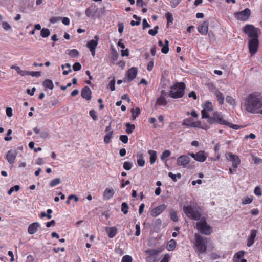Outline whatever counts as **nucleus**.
Listing matches in <instances>:
<instances>
[{
  "label": "nucleus",
  "mask_w": 262,
  "mask_h": 262,
  "mask_svg": "<svg viewBox=\"0 0 262 262\" xmlns=\"http://www.w3.org/2000/svg\"><path fill=\"white\" fill-rule=\"evenodd\" d=\"M245 110L252 114H262V96L258 92L249 94L244 99Z\"/></svg>",
  "instance_id": "f257e3e1"
},
{
  "label": "nucleus",
  "mask_w": 262,
  "mask_h": 262,
  "mask_svg": "<svg viewBox=\"0 0 262 262\" xmlns=\"http://www.w3.org/2000/svg\"><path fill=\"white\" fill-rule=\"evenodd\" d=\"M207 247V239L198 233L194 235V249L195 252L202 254L206 252Z\"/></svg>",
  "instance_id": "f03ea898"
},
{
  "label": "nucleus",
  "mask_w": 262,
  "mask_h": 262,
  "mask_svg": "<svg viewBox=\"0 0 262 262\" xmlns=\"http://www.w3.org/2000/svg\"><path fill=\"white\" fill-rule=\"evenodd\" d=\"M185 85L183 82L177 83L171 86L168 96L172 98H182L184 95Z\"/></svg>",
  "instance_id": "7ed1b4c3"
},
{
  "label": "nucleus",
  "mask_w": 262,
  "mask_h": 262,
  "mask_svg": "<svg viewBox=\"0 0 262 262\" xmlns=\"http://www.w3.org/2000/svg\"><path fill=\"white\" fill-rule=\"evenodd\" d=\"M196 228L199 232L203 235H209L212 232V227L207 224L204 217L201 218L196 223Z\"/></svg>",
  "instance_id": "20e7f679"
},
{
  "label": "nucleus",
  "mask_w": 262,
  "mask_h": 262,
  "mask_svg": "<svg viewBox=\"0 0 262 262\" xmlns=\"http://www.w3.org/2000/svg\"><path fill=\"white\" fill-rule=\"evenodd\" d=\"M183 211L188 217L190 219L199 221L201 219V213L195 208H194L190 205H184Z\"/></svg>",
  "instance_id": "39448f33"
},
{
  "label": "nucleus",
  "mask_w": 262,
  "mask_h": 262,
  "mask_svg": "<svg viewBox=\"0 0 262 262\" xmlns=\"http://www.w3.org/2000/svg\"><path fill=\"white\" fill-rule=\"evenodd\" d=\"M207 122L210 124L214 123H218L221 125H229L230 123L224 120L221 113L219 112H214L212 116L208 118Z\"/></svg>",
  "instance_id": "423d86ee"
},
{
  "label": "nucleus",
  "mask_w": 262,
  "mask_h": 262,
  "mask_svg": "<svg viewBox=\"0 0 262 262\" xmlns=\"http://www.w3.org/2000/svg\"><path fill=\"white\" fill-rule=\"evenodd\" d=\"M259 31V28H256L251 24H247L243 28V32L250 38L258 37V32Z\"/></svg>",
  "instance_id": "0eeeda50"
},
{
  "label": "nucleus",
  "mask_w": 262,
  "mask_h": 262,
  "mask_svg": "<svg viewBox=\"0 0 262 262\" xmlns=\"http://www.w3.org/2000/svg\"><path fill=\"white\" fill-rule=\"evenodd\" d=\"M251 14V10L249 8H246L244 10L234 13V16L238 20L246 21L249 19Z\"/></svg>",
  "instance_id": "6e6552de"
},
{
  "label": "nucleus",
  "mask_w": 262,
  "mask_h": 262,
  "mask_svg": "<svg viewBox=\"0 0 262 262\" xmlns=\"http://www.w3.org/2000/svg\"><path fill=\"white\" fill-rule=\"evenodd\" d=\"M259 46L258 37L250 38L248 41L249 53L251 55L256 54L258 51Z\"/></svg>",
  "instance_id": "1a4fd4ad"
},
{
  "label": "nucleus",
  "mask_w": 262,
  "mask_h": 262,
  "mask_svg": "<svg viewBox=\"0 0 262 262\" xmlns=\"http://www.w3.org/2000/svg\"><path fill=\"white\" fill-rule=\"evenodd\" d=\"M202 107L203 108L201 111L202 118L203 119L209 118V113L213 110L212 103L210 101H206L202 105Z\"/></svg>",
  "instance_id": "9d476101"
},
{
  "label": "nucleus",
  "mask_w": 262,
  "mask_h": 262,
  "mask_svg": "<svg viewBox=\"0 0 262 262\" xmlns=\"http://www.w3.org/2000/svg\"><path fill=\"white\" fill-rule=\"evenodd\" d=\"M99 37L97 35L94 36L93 39L90 40L87 42L86 47L91 51L93 57H95L96 54L95 50L98 44Z\"/></svg>",
  "instance_id": "9b49d317"
},
{
  "label": "nucleus",
  "mask_w": 262,
  "mask_h": 262,
  "mask_svg": "<svg viewBox=\"0 0 262 262\" xmlns=\"http://www.w3.org/2000/svg\"><path fill=\"white\" fill-rule=\"evenodd\" d=\"M189 155H190L195 160L200 162H203L205 161L207 157V154L203 150H200L196 154L190 153Z\"/></svg>",
  "instance_id": "f8f14e48"
},
{
  "label": "nucleus",
  "mask_w": 262,
  "mask_h": 262,
  "mask_svg": "<svg viewBox=\"0 0 262 262\" xmlns=\"http://www.w3.org/2000/svg\"><path fill=\"white\" fill-rule=\"evenodd\" d=\"M165 92L164 91L162 92L161 95L157 98L154 107L155 109L157 108V106H166L167 104V101L165 97L164 94Z\"/></svg>",
  "instance_id": "ddd939ff"
},
{
  "label": "nucleus",
  "mask_w": 262,
  "mask_h": 262,
  "mask_svg": "<svg viewBox=\"0 0 262 262\" xmlns=\"http://www.w3.org/2000/svg\"><path fill=\"white\" fill-rule=\"evenodd\" d=\"M190 161V159L189 156L182 155L177 158V164L178 166L186 167L189 163Z\"/></svg>",
  "instance_id": "4468645a"
},
{
  "label": "nucleus",
  "mask_w": 262,
  "mask_h": 262,
  "mask_svg": "<svg viewBox=\"0 0 262 262\" xmlns=\"http://www.w3.org/2000/svg\"><path fill=\"white\" fill-rule=\"evenodd\" d=\"M17 155V152L16 150L14 149H11L8 151L6 156V158L10 164H13L15 163Z\"/></svg>",
  "instance_id": "2eb2a0df"
},
{
  "label": "nucleus",
  "mask_w": 262,
  "mask_h": 262,
  "mask_svg": "<svg viewBox=\"0 0 262 262\" xmlns=\"http://www.w3.org/2000/svg\"><path fill=\"white\" fill-rule=\"evenodd\" d=\"M227 159L232 163V167L234 168H236L238 165L241 163V160L238 156H235L231 152L228 154Z\"/></svg>",
  "instance_id": "dca6fc26"
},
{
  "label": "nucleus",
  "mask_w": 262,
  "mask_h": 262,
  "mask_svg": "<svg viewBox=\"0 0 262 262\" xmlns=\"http://www.w3.org/2000/svg\"><path fill=\"white\" fill-rule=\"evenodd\" d=\"M166 208L167 206L165 204H161L153 208L150 211V214L152 216L156 217L163 212Z\"/></svg>",
  "instance_id": "f3484780"
},
{
  "label": "nucleus",
  "mask_w": 262,
  "mask_h": 262,
  "mask_svg": "<svg viewBox=\"0 0 262 262\" xmlns=\"http://www.w3.org/2000/svg\"><path fill=\"white\" fill-rule=\"evenodd\" d=\"M81 96L86 100H90L92 98V91L90 88L88 86H84L81 90Z\"/></svg>",
  "instance_id": "a211bd4d"
},
{
  "label": "nucleus",
  "mask_w": 262,
  "mask_h": 262,
  "mask_svg": "<svg viewBox=\"0 0 262 262\" xmlns=\"http://www.w3.org/2000/svg\"><path fill=\"white\" fill-rule=\"evenodd\" d=\"M137 71V68L136 67H132L127 70L126 77L128 82L133 81L136 78Z\"/></svg>",
  "instance_id": "6ab92c4d"
},
{
  "label": "nucleus",
  "mask_w": 262,
  "mask_h": 262,
  "mask_svg": "<svg viewBox=\"0 0 262 262\" xmlns=\"http://www.w3.org/2000/svg\"><path fill=\"white\" fill-rule=\"evenodd\" d=\"M97 10L98 9L95 5H91L86 9L85 14L88 17H93L97 13Z\"/></svg>",
  "instance_id": "aec40b11"
},
{
  "label": "nucleus",
  "mask_w": 262,
  "mask_h": 262,
  "mask_svg": "<svg viewBox=\"0 0 262 262\" xmlns=\"http://www.w3.org/2000/svg\"><path fill=\"white\" fill-rule=\"evenodd\" d=\"M198 30L199 32L203 35H205L207 34L208 31V23L205 21L198 27Z\"/></svg>",
  "instance_id": "412c9836"
},
{
  "label": "nucleus",
  "mask_w": 262,
  "mask_h": 262,
  "mask_svg": "<svg viewBox=\"0 0 262 262\" xmlns=\"http://www.w3.org/2000/svg\"><path fill=\"white\" fill-rule=\"evenodd\" d=\"M115 191L113 188H106L103 194V198L104 200H108L113 198Z\"/></svg>",
  "instance_id": "4be33fe9"
},
{
  "label": "nucleus",
  "mask_w": 262,
  "mask_h": 262,
  "mask_svg": "<svg viewBox=\"0 0 262 262\" xmlns=\"http://www.w3.org/2000/svg\"><path fill=\"white\" fill-rule=\"evenodd\" d=\"M201 123L200 121L192 122L191 119H185L182 123V125L191 127H199Z\"/></svg>",
  "instance_id": "5701e85b"
},
{
  "label": "nucleus",
  "mask_w": 262,
  "mask_h": 262,
  "mask_svg": "<svg viewBox=\"0 0 262 262\" xmlns=\"http://www.w3.org/2000/svg\"><path fill=\"white\" fill-rule=\"evenodd\" d=\"M257 231L256 230H252L250 232V235L248 238L247 245L248 247L251 246L254 243V239L256 236Z\"/></svg>",
  "instance_id": "b1692460"
},
{
  "label": "nucleus",
  "mask_w": 262,
  "mask_h": 262,
  "mask_svg": "<svg viewBox=\"0 0 262 262\" xmlns=\"http://www.w3.org/2000/svg\"><path fill=\"white\" fill-rule=\"evenodd\" d=\"M40 226L38 222H34L31 224L28 228V232L30 234H35L37 230V228Z\"/></svg>",
  "instance_id": "393cba45"
},
{
  "label": "nucleus",
  "mask_w": 262,
  "mask_h": 262,
  "mask_svg": "<svg viewBox=\"0 0 262 262\" xmlns=\"http://www.w3.org/2000/svg\"><path fill=\"white\" fill-rule=\"evenodd\" d=\"M106 231L109 238H112L115 236L117 233V228L115 227H107L106 229Z\"/></svg>",
  "instance_id": "a878e982"
},
{
  "label": "nucleus",
  "mask_w": 262,
  "mask_h": 262,
  "mask_svg": "<svg viewBox=\"0 0 262 262\" xmlns=\"http://www.w3.org/2000/svg\"><path fill=\"white\" fill-rule=\"evenodd\" d=\"M215 96L219 102V103L220 105L223 104L225 98L222 93H221L220 91L217 90L215 92Z\"/></svg>",
  "instance_id": "bb28decb"
},
{
  "label": "nucleus",
  "mask_w": 262,
  "mask_h": 262,
  "mask_svg": "<svg viewBox=\"0 0 262 262\" xmlns=\"http://www.w3.org/2000/svg\"><path fill=\"white\" fill-rule=\"evenodd\" d=\"M42 85L46 89L53 90L54 89V84L53 81L50 79H46L42 82Z\"/></svg>",
  "instance_id": "cd10ccee"
},
{
  "label": "nucleus",
  "mask_w": 262,
  "mask_h": 262,
  "mask_svg": "<svg viewBox=\"0 0 262 262\" xmlns=\"http://www.w3.org/2000/svg\"><path fill=\"white\" fill-rule=\"evenodd\" d=\"M176 247V241L173 239H170L167 243L166 248L167 250L169 251H172L174 250Z\"/></svg>",
  "instance_id": "c85d7f7f"
},
{
  "label": "nucleus",
  "mask_w": 262,
  "mask_h": 262,
  "mask_svg": "<svg viewBox=\"0 0 262 262\" xmlns=\"http://www.w3.org/2000/svg\"><path fill=\"white\" fill-rule=\"evenodd\" d=\"M148 152L150 155V163L151 164H153L157 159V152L154 150H149Z\"/></svg>",
  "instance_id": "c756f323"
},
{
  "label": "nucleus",
  "mask_w": 262,
  "mask_h": 262,
  "mask_svg": "<svg viewBox=\"0 0 262 262\" xmlns=\"http://www.w3.org/2000/svg\"><path fill=\"white\" fill-rule=\"evenodd\" d=\"M61 68L63 70L62 74L64 75H68L70 72L72 71L71 65L69 63H66L65 64H62L61 66Z\"/></svg>",
  "instance_id": "7c9ffc66"
},
{
  "label": "nucleus",
  "mask_w": 262,
  "mask_h": 262,
  "mask_svg": "<svg viewBox=\"0 0 262 262\" xmlns=\"http://www.w3.org/2000/svg\"><path fill=\"white\" fill-rule=\"evenodd\" d=\"M245 252L244 251H240L236 252L234 256V260L235 262H238L241 259H243L244 256Z\"/></svg>",
  "instance_id": "2f4dec72"
},
{
  "label": "nucleus",
  "mask_w": 262,
  "mask_h": 262,
  "mask_svg": "<svg viewBox=\"0 0 262 262\" xmlns=\"http://www.w3.org/2000/svg\"><path fill=\"white\" fill-rule=\"evenodd\" d=\"M165 17L167 20V27H169V24H172L173 21V17L172 14L170 13L169 12H168L165 14Z\"/></svg>",
  "instance_id": "473e14b6"
},
{
  "label": "nucleus",
  "mask_w": 262,
  "mask_h": 262,
  "mask_svg": "<svg viewBox=\"0 0 262 262\" xmlns=\"http://www.w3.org/2000/svg\"><path fill=\"white\" fill-rule=\"evenodd\" d=\"M132 117L133 120H135L137 116L141 113L140 109L139 107H136L135 110H132Z\"/></svg>",
  "instance_id": "72a5a7b5"
},
{
  "label": "nucleus",
  "mask_w": 262,
  "mask_h": 262,
  "mask_svg": "<svg viewBox=\"0 0 262 262\" xmlns=\"http://www.w3.org/2000/svg\"><path fill=\"white\" fill-rule=\"evenodd\" d=\"M126 132L128 134H130L132 133V132L135 128V125L130 124L129 123H126Z\"/></svg>",
  "instance_id": "f704fd0d"
},
{
  "label": "nucleus",
  "mask_w": 262,
  "mask_h": 262,
  "mask_svg": "<svg viewBox=\"0 0 262 262\" xmlns=\"http://www.w3.org/2000/svg\"><path fill=\"white\" fill-rule=\"evenodd\" d=\"M113 134V131H110L106 134L104 137V142L106 144H108L111 142V139Z\"/></svg>",
  "instance_id": "c9c22d12"
},
{
  "label": "nucleus",
  "mask_w": 262,
  "mask_h": 262,
  "mask_svg": "<svg viewBox=\"0 0 262 262\" xmlns=\"http://www.w3.org/2000/svg\"><path fill=\"white\" fill-rule=\"evenodd\" d=\"M169 51V41L165 40V45L162 46L161 52L164 54H167Z\"/></svg>",
  "instance_id": "e433bc0d"
},
{
  "label": "nucleus",
  "mask_w": 262,
  "mask_h": 262,
  "mask_svg": "<svg viewBox=\"0 0 262 262\" xmlns=\"http://www.w3.org/2000/svg\"><path fill=\"white\" fill-rule=\"evenodd\" d=\"M133 17L135 19H136V21L132 20L130 22V25L132 26H138L140 24L141 18L140 17L137 16L136 14H134Z\"/></svg>",
  "instance_id": "4c0bfd02"
},
{
  "label": "nucleus",
  "mask_w": 262,
  "mask_h": 262,
  "mask_svg": "<svg viewBox=\"0 0 262 262\" xmlns=\"http://www.w3.org/2000/svg\"><path fill=\"white\" fill-rule=\"evenodd\" d=\"M160 252L156 249H147L145 251V253L148 254L150 256H154L157 255Z\"/></svg>",
  "instance_id": "58836bf2"
},
{
  "label": "nucleus",
  "mask_w": 262,
  "mask_h": 262,
  "mask_svg": "<svg viewBox=\"0 0 262 262\" xmlns=\"http://www.w3.org/2000/svg\"><path fill=\"white\" fill-rule=\"evenodd\" d=\"M50 32L49 29H48L47 28H43L41 30L40 35L42 37H43V38L47 37L48 36H49L50 35Z\"/></svg>",
  "instance_id": "ea45409f"
},
{
  "label": "nucleus",
  "mask_w": 262,
  "mask_h": 262,
  "mask_svg": "<svg viewBox=\"0 0 262 262\" xmlns=\"http://www.w3.org/2000/svg\"><path fill=\"white\" fill-rule=\"evenodd\" d=\"M168 175L174 182H176L177 181V178L178 179H180L181 178V174L180 173H178L177 174H174L172 172H170L168 173Z\"/></svg>",
  "instance_id": "a19ab883"
},
{
  "label": "nucleus",
  "mask_w": 262,
  "mask_h": 262,
  "mask_svg": "<svg viewBox=\"0 0 262 262\" xmlns=\"http://www.w3.org/2000/svg\"><path fill=\"white\" fill-rule=\"evenodd\" d=\"M129 208V206L127 203L123 202L121 204V211L124 214H126L128 213V209Z\"/></svg>",
  "instance_id": "79ce46f5"
},
{
  "label": "nucleus",
  "mask_w": 262,
  "mask_h": 262,
  "mask_svg": "<svg viewBox=\"0 0 262 262\" xmlns=\"http://www.w3.org/2000/svg\"><path fill=\"white\" fill-rule=\"evenodd\" d=\"M79 54V52L76 49L71 50L69 52V56L72 58L77 57Z\"/></svg>",
  "instance_id": "37998d69"
},
{
  "label": "nucleus",
  "mask_w": 262,
  "mask_h": 262,
  "mask_svg": "<svg viewBox=\"0 0 262 262\" xmlns=\"http://www.w3.org/2000/svg\"><path fill=\"white\" fill-rule=\"evenodd\" d=\"M170 155H171V152L170 150H164L161 156V160H164L166 158H168L169 157H170Z\"/></svg>",
  "instance_id": "c03bdc74"
},
{
  "label": "nucleus",
  "mask_w": 262,
  "mask_h": 262,
  "mask_svg": "<svg viewBox=\"0 0 262 262\" xmlns=\"http://www.w3.org/2000/svg\"><path fill=\"white\" fill-rule=\"evenodd\" d=\"M253 200V196H246L245 199H244L242 201V204L243 205L249 204H250Z\"/></svg>",
  "instance_id": "a18cd8bd"
},
{
  "label": "nucleus",
  "mask_w": 262,
  "mask_h": 262,
  "mask_svg": "<svg viewBox=\"0 0 262 262\" xmlns=\"http://www.w3.org/2000/svg\"><path fill=\"white\" fill-rule=\"evenodd\" d=\"M137 164L139 166L143 167L145 165V160L142 155H140L137 159Z\"/></svg>",
  "instance_id": "49530a36"
},
{
  "label": "nucleus",
  "mask_w": 262,
  "mask_h": 262,
  "mask_svg": "<svg viewBox=\"0 0 262 262\" xmlns=\"http://www.w3.org/2000/svg\"><path fill=\"white\" fill-rule=\"evenodd\" d=\"M60 183V180L59 178H56L53 179L50 183V186L51 187H54L58 185Z\"/></svg>",
  "instance_id": "de8ad7c7"
},
{
  "label": "nucleus",
  "mask_w": 262,
  "mask_h": 262,
  "mask_svg": "<svg viewBox=\"0 0 262 262\" xmlns=\"http://www.w3.org/2000/svg\"><path fill=\"white\" fill-rule=\"evenodd\" d=\"M89 115L94 121L98 120L97 113L94 110H91L89 112Z\"/></svg>",
  "instance_id": "09e8293b"
},
{
  "label": "nucleus",
  "mask_w": 262,
  "mask_h": 262,
  "mask_svg": "<svg viewBox=\"0 0 262 262\" xmlns=\"http://www.w3.org/2000/svg\"><path fill=\"white\" fill-rule=\"evenodd\" d=\"M123 167L126 170H129L132 167V164L131 162L125 161L123 163Z\"/></svg>",
  "instance_id": "8fccbe9b"
},
{
  "label": "nucleus",
  "mask_w": 262,
  "mask_h": 262,
  "mask_svg": "<svg viewBox=\"0 0 262 262\" xmlns=\"http://www.w3.org/2000/svg\"><path fill=\"white\" fill-rule=\"evenodd\" d=\"M20 189V187L19 185H15L13 187H12L8 191V193L9 195H11L13 192L15 191L17 192Z\"/></svg>",
  "instance_id": "3c124183"
},
{
  "label": "nucleus",
  "mask_w": 262,
  "mask_h": 262,
  "mask_svg": "<svg viewBox=\"0 0 262 262\" xmlns=\"http://www.w3.org/2000/svg\"><path fill=\"white\" fill-rule=\"evenodd\" d=\"M226 101L228 103H229L232 105L235 104V100L233 99V98L232 97H231L230 96H227L226 97Z\"/></svg>",
  "instance_id": "603ef678"
},
{
  "label": "nucleus",
  "mask_w": 262,
  "mask_h": 262,
  "mask_svg": "<svg viewBox=\"0 0 262 262\" xmlns=\"http://www.w3.org/2000/svg\"><path fill=\"white\" fill-rule=\"evenodd\" d=\"M158 26H156L153 29H150L148 31V33L152 36H155L158 33Z\"/></svg>",
  "instance_id": "864d4df0"
},
{
  "label": "nucleus",
  "mask_w": 262,
  "mask_h": 262,
  "mask_svg": "<svg viewBox=\"0 0 262 262\" xmlns=\"http://www.w3.org/2000/svg\"><path fill=\"white\" fill-rule=\"evenodd\" d=\"M133 258L131 256L126 255L122 257L121 262H132Z\"/></svg>",
  "instance_id": "5fc2aeb1"
},
{
  "label": "nucleus",
  "mask_w": 262,
  "mask_h": 262,
  "mask_svg": "<svg viewBox=\"0 0 262 262\" xmlns=\"http://www.w3.org/2000/svg\"><path fill=\"white\" fill-rule=\"evenodd\" d=\"M170 219L173 222H177L178 221V216L176 211H172L170 213Z\"/></svg>",
  "instance_id": "6e6d98bb"
},
{
  "label": "nucleus",
  "mask_w": 262,
  "mask_h": 262,
  "mask_svg": "<svg viewBox=\"0 0 262 262\" xmlns=\"http://www.w3.org/2000/svg\"><path fill=\"white\" fill-rule=\"evenodd\" d=\"M182 0H171L170 6L172 8H176L181 2Z\"/></svg>",
  "instance_id": "4d7b16f0"
},
{
  "label": "nucleus",
  "mask_w": 262,
  "mask_h": 262,
  "mask_svg": "<svg viewBox=\"0 0 262 262\" xmlns=\"http://www.w3.org/2000/svg\"><path fill=\"white\" fill-rule=\"evenodd\" d=\"M252 160L256 165H258L262 163V159L259 157L253 156Z\"/></svg>",
  "instance_id": "13d9d810"
},
{
  "label": "nucleus",
  "mask_w": 262,
  "mask_h": 262,
  "mask_svg": "<svg viewBox=\"0 0 262 262\" xmlns=\"http://www.w3.org/2000/svg\"><path fill=\"white\" fill-rule=\"evenodd\" d=\"M2 27L5 30H9L11 29V27L10 24L7 21H4L2 23Z\"/></svg>",
  "instance_id": "bf43d9fd"
},
{
  "label": "nucleus",
  "mask_w": 262,
  "mask_h": 262,
  "mask_svg": "<svg viewBox=\"0 0 262 262\" xmlns=\"http://www.w3.org/2000/svg\"><path fill=\"white\" fill-rule=\"evenodd\" d=\"M81 69V66L79 62H75L73 66V69L74 71H79Z\"/></svg>",
  "instance_id": "052dcab7"
},
{
  "label": "nucleus",
  "mask_w": 262,
  "mask_h": 262,
  "mask_svg": "<svg viewBox=\"0 0 262 262\" xmlns=\"http://www.w3.org/2000/svg\"><path fill=\"white\" fill-rule=\"evenodd\" d=\"M254 193L257 196H261L262 195L261 188L259 186H256L254 190Z\"/></svg>",
  "instance_id": "680f3d73"
},
{
  "label": "nucleus",
  "mask_w": 262,
  "mask_h": 262,
  "mask_svg": "<svg viewBox=\"0 0 262 262\" xmlns=\"http://www.w3.org/2000/svg\"><path fill=\"white\" fill-rule=\"evenodd\" d=\"M119 139L123 143H127L128 141V138L127 135H121L119 137Z\"/></svg>",
  "instance_id": "e2e57ef3"
},
{
  "label": "nucleus",
  "mask_w": 262,
  "mask_h": 262,
  "mask_svg": "<svg viewBox=\"0 0 262 262\" xmlns=\"http://www.w3.org/2000/svg\"><path fill=\"white\" fill-rule=\"evenodd\" d=\"M29 75L33 76V77H39L40 76V72L38 71H29Z\"/></svg>",
  "instance_id": "0e129e2a"
},
{
  "label": "nucleus",
  "mask_w": 262,
  "mask_h": 262,
  "mask_svg": "<svg viewBox=\"0 0 262 262\" xmlns=\"http://www.w3.org/2000/svg\"><path fill=\"white\" fill-rule=\"evenodd\" d=\"M115 79L114 78L109 83V86H110V89L112 91H113L115 90Z\"/></svg>",
  "instance_id": "69168bd1"
},
{
  "label": "nucleus",
  "mask_w": 262,
  "mask_h": 262,
  "mask_svg": "<svg viewBox=\"0 0 262 262\" xmlns=\"http://www.w3.org/2000/svg\"><path fill=\"white\" fill-rule=\"evenodd\" d=\"M61 19L60 17H52L50 18V21L52 24H55L59 21Z\"/></svg>",
  "instance_id": "338daca9"
},
{
  "label": "nucleus",
  "mask_w": 262,
  "mask_h": 262,
  "mask_svg": "<svg viewBox=\"0 0 262 262\" xmlns=\"http://www.w3.org/2000/svg\"><path fill=\"white\" fill-rule=\"evenodd\" d=\"M170 257L168 254H166L160 262H169Z\"/></svg>",
  "instance_id": "774afa93"
}]
</instances>
